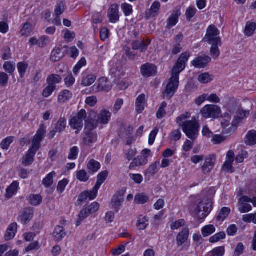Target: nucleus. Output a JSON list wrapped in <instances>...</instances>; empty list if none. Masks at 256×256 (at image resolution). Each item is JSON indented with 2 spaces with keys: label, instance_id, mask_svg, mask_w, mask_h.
I'll return each instance as SVG.
<instances>
[{
  "label": "nucleus",
  "instance_id": "obj_1",
  "mask_svg": "<svg viewBox=\"0 0 256 256\" xmlns=\"http://www.w3.org/2000/svg\"><path fill=\"white\" fill-rule=\"evenodd\" d=\"M189 112L180 114L176 120V122L181 127L184 134L191 140H194L198 136L200 125L196 120H186L190 118Z\"/></svg>",
  "mask_w": 256,
  "mask_h": 256
},
{
  "label": "nucleus",
  "instance_id": "obj_2",
  "mask_svg": "<svg viewBox=\"0 0 256 256\" xmlns=\"http://www.w3.org/2000/svg\"><path fill=\"white\" fill-rule=\"evenodd\" d=\"M46 134V128L44 124H40L36 134L32 140V144L26 154L23 158L22 164L25 166H30L34 162V158L36 152L40 147V142Z\"/></svg>",
  "mask_w": 256,
  "mask_h": 256
},
{
  "label": "nucleus",
  "instance_id": "obj_3",
  "mask_svg": "<svg viewBox=\"0 0 256 256\" xmlns=\"http://www.w3.org/2000/svg\"><path fill=\"white\" fill-rule=\"evenodd\" d=\"M212 208V202L210 200L204 198L198 204L195 209V213L198 220H204L210 214Z\"/></svg>",
  "mask_w": 256,
  "mask_h": 256
},
{
  "label": "nucleus",
  "instance_id": "obj_4",
  "mask_svg": "<svg viewBox=\"0 0 256 256\" xmlns=\"http://www.w3.org/2000/svg\"><path fill=\"white\" fill-rule=\"evenodd\" d=\"M179 85V74L172 72V76L163 92L164 96L170 98L176 93Z\"/></svg>",
  "mask_w": 256,
  "mask_h": 256
},
{
  "label": "nucleus",
  "instance_id": "obj_5",
  "mask_svg": "<svg viewBox=\"0 0 256 256\" xmlns=\"http://www.w3.org/2000/svg\"><path fill=\"white\" fill-rule=\"evenodd\" d=\"M200 114L204 118H216L220 116L221 110L216 105L208 104L201 109Z\"/></svg>",
  "mask_w": 256,
  "mask_h": 256
},
{
  "label": "nucleus",
  "instance_id": "obj_6",
  "mask_svg": "<svg viewBox=\"0 0 256 256\" xmlns=\"http://www.w3.org/2000/svg\"><path fill=\"white\" fill-rule=\"evenodd\" d=\"M219 34L220 32L217 28L214 25H210L207 29L204 40L208 42L210 44H220L222 42Z\"/></svg>",
  "mask_w": 256,
  "mask_h": 256
},
{
  "label": "nucleus",
  "instance_id": "obj_7",
  "mask_svg": "<svg viewBox=\"0 0 256 256\" xmlns=\"http://www.w3.org/2000/svg\"><path fill=\"white\" fill-rule=\"evenodd\" d=\"M86 118V112L84 110H81L76 116L72 117L70 122V125L72 128L76 130V134H78L84 126V121Z\"/></svg>",
  "mask_w": 256,
  "mask_h": 256
},
{
  "label": "nucleus",
  "instance_id": "obj_8",
  "mask_svg": "<svg viewBox=\"0 0 256 256\" xmlns=\"http://www.w3.org/2000/svg\"><path fill=\"white\" fill-rule=\"evenodd\" d=\"M190 56L189 52H186L182 53L178 60L176 65L172 68V72L180 74L185 68L186 62Z\"/></svg>",
  "mask_w": 256,
  "mask_h": 256
},
{
  "label": "nucleus",
  "instance_id": "obj_9",
  "mask_svg": "<svg viewBox=\"0 0 256 256\" xmlns=\"http://www.w3.org/2000/svg\"><path fill=\"white\" fill-rule=\"evenodd\" d=\"M112 87L111 82L108 80L106 78L102 77L100 78L98 83L92 86V90L94 92L101 91L108 92Z\"/></svg>",
  "mask_w": 256,
  "mask_h": 256
},
{
  "label": "nucleus",
  "instance_id": "obj_10",
  "mask_svg": "<svg viewBox=\"0 0 256 256\" xmlns=\"http://www.w3.org/2000/svg\"><path fill=\"white\" fill-rule=\"evenodd\" d=\"M98 134L92 131H85L82 139V144L84 146H90L92 144L96 142Z\"/></svg>",
  "mask_w": 256,
  "mask_h": 256
},
{
  "label": "nucleus",
  "instance_id": "obj_11",
  "mask_svg": "<svg viewBox=\"0 0 256 256\" xmlns=\"http://www.w3.org/2000/svg\"><path fill=\"white\" fill-rule=\"evenodd\" d=\"M108 16L112 23L115 24L119 20V6L118 4L111 5L108 11Z\"/></svg>",
  "mask_w": 256,
  "mask_h": 256
},
{
  "label": "nucleus",
  "instance_id": "obj_12",
  "mask_svg": "<svg viewBox=\"0 0 256 256\" xmlns=\"http://www.w3.org/2000/svg\"><path fill=\"white\" fill-rule=\"evenodd\" d=\"M211 58L206 55L198 56L192 62V64L196 68H204L210 62Z\"/></svg>",
  "mask_w": 256,
  "mask_h": 256
},
{
  "label": "nucleus",
  "instance_id": "obj_13",
  "mask_svg": "<svg viewBox=\"0 0 256 256\" xmlns=\"http://www.w3.org/2000/svg\"><path fill=\"white\" fill-rule=\"evenodd\" d=\"M156 71V68L154 65L146 63L141 66L140 72L146 78H148L155 74Z\"/></svg>",
  "mask_w": 256,
  "mask_h": 256
},
{
  "label": "nucleus",
  "instance_id": "obj_14",
  "mask_svg": "<svg viewBox=\"0 0 256 256\" xmlns=\"http://www.w3.org/2000/svg\"><path fill=\"white\" fill-rule=\"evenodd\" d=\"M150 40L148 39L146 40H135L132 42L131 46L132 50H140L141 52H143L147 50L148 47L150 44Z\"/></svg>",
  "mask_w": 256,
  "mask_h": 256
},
{
  "label": "nucleus",
  "instance_id": "obj_15",
  "mask_svg": "<svg viewBox=\"0 0 256 256\" xmlns=\"http://www.w3.org/2000/svg\"><path fill=\"white\" fill-rule=\"evenodd\" d=\"M234 152L232 150H229L226 154V160L224 163L222 168L228 172H233L234 168L232 166L234 161Z\"/></svg>",
  "mask_w": 256,
  "mask_h": 256
},
{
  "label": "nucleus",
  "instance_id": "obj_16",
  "mask_svg": "<svg viewBox=\"0 0 256 256\" xmlns=\"http://www.w3.org/2000/svg\"><path fill=\"white\" fill-rule=\"evenodd\" d=\"M32 216L33 210L30 208H27L24 209L18 218L22 224H26L30 222Z\"/></svg>",
  "mask_w": 256,
  "mask_h": 256
},
{
  "label": "nucleus",
  "instance_id": "obj_17",
  "mask_svg": "<svg viewBox=\"0 0 256 256\" xmlns=\"http://www.w3.org/2000/svg\"><path fill=\"white\" fill-rule=\"evenodd\" d=\"M190 234V230L188 228H182L177 235L176 238V244L178 246H182L188 239Z\"/></svg>",
  "mask_w": 256,
  "mask_h": 256
},
{
  "label": "nucleus",
  "instance_id": "obj_18",
  "mask_svg": "<svg viewBox=\"0 0 256 256\" xmlns=\"http://www.w3.org/2000/svg\"><path fill=\"white\" fill-rule=\"evenodd\" d=\"M215 157L214 155H210L205 160V162L202 167V170L204 174H208L213 168L215 162Z\"/></svg>",
  "mask_w": 256,
  "mask_h": 256
},
{
  "label": "nucleus",
  "instance_id": "obj_19",
  "mask_svg": "<svg viewBox=\"0 0 256 256\" xmlns=\"http://www.w3.org/2000/svg\"><path fill=\"white\" fill-rule=\"evenodd\" d=\"M111 118V113L106 110H102L100 111L98 116V121L99 123L106 124L108 123Z\"/></svg>",
  "mask_w": 256,
  "mask_h": 256
},
{
  "label": "nucleus",
  "instance_id": "obj_20",
  "mask_svg": "<svg viewBox=\"0 0 256 256\" xmlns=\"http://www.w3.org/2000/svg\"><path fill=\"white\" fill-rule=\"evenodd\" d=\"M123 194L122 193L120 195L116 194L114 195L111 201L112 208L116 212H118L120 208L122 203L124 200L122 198Z\"/></svg>",
  "mask_w": 256,
  "mask_h": 256
},
{
  "label": "nucleus",
  "instance_id": "obj_21",
  "mask_svg": "<svg viewBox=\"0 0 256 256\" xmlns=\"http://www.w3.org/2000/svg\"><path fill=\"white\" fill-rule=\"evenodd\" d=\"M160 164V161H156L155 162L151 164L148 168L144 172L146 178H148V180H149L150 176H154L158 173Z\"/></svg>",
  "mask_w": 256,
  "mask_h": 256
},
{
  "label": "nucleus",
  "instance_id": "obj_22",
  "mask_svg": "<svg viewBox=\"0 0 256 256\" xmlns=\"http://www.w3.org/2000/svg\"><path fill=\"white\" fill-rule=\"evenodd\" d=\"M148 162V159L145 158L141 156H138L136 158H134L132 162H130L129 168L132 170L136 167L144 166Z\"/></svg>",
  "mask_w": 256,
  "mask_h": 256
},
{
  "label": "nucleus",
  "instance_id": "obj_23",
  "mask_svg": "<svg viewBox=\"0 0 256 256\" xmlns=\"http://www.w3.org/2000/svg\"><path fill=\"white\" fill-rule=\"evenodd\" d=\"M53 235L54 240L57 242H59L61 241L64 238L66 232L63 227L58 226L54 228Z\"/></svg>",
  "mask_w": 256,
  "mask_h": 256
},
{
  "label": "nucleus",
  "instance_id": "obj_24",
  "mask_svg": "<svg viewBox=\"0 0 256 256\" xmlns=\"http://www.w3.org/2000/svg\"><path fill=\"white\" fill-rule=\"evenodd\" d=\"M16 223H12L8 227L5 234V239L6 240H9L12 239L17 231Z\"/></svg>",
  "mask_w": 256,
  "mask_h": 256
},
{
  "label": "nucleus",
  "instance_id": "obj_25",
  "mask_svg": "<svg viewBox=\"0 0 256 256\" xmlns=\"http://www.w3.org/2000/svg\"><path fill=\"white\" fill-rule=\"evenodd\" d=\"M146 102V96L144 94H140L136 99V110L138 113H141L144 110Z\"/></svg>",
  "mask_w": 256,
  "mask_h": 256
},
{
  "label": "nucleus",
  "instance_id": "obj_26",
  "mask_svg": "<svg viewBox=\"0 0 256 256\" xmlns=\"http://www.w3.org/2000/svg\"><path fill=\"white\" fill-rule=\"evenodd\" d=\"M62 48H54L51 52L50 60L52 62L59 61L64 56V54L62 52Z\"/></svg>",
  "mask_w": 256,
  "mask_h": 256
},
{
  "label": "nucleus",
  "instance_id": "obj_27",
  "mask_svg": "<svg viewBox=\"0 0 256 256\" xmlns=\"http://www.w3.org/2000/svg\"><path fill=\"white\" fill-rule=\"evenodd\" d=\"M72 94L68 90H65L60 92L58 96V101L60 103L66 102L72 98Z\"/></svg>",
  "mask_w": 256,
  "mask_h": 256
},
{
  "label": "nucleus",
  "instance_id": "obj_28",
  "mask_svg": "<svg viewBox=\"0 0 256 256\" xmlns=\"http://www.w3.org/2000/svg\"><path fill=\"white\" fill-rule=\"evenodd\" d=\"M100 168V163L94 159L90 160L87 164V168L92 173L98 172Z\"/></svg>",
  "mask_w": 256,
  "mask_h": 256
},
{
  "label": "nucleus",
  "instance_id": "obj_29",
  "mask_svg": "<svg viewBox=\"0 0 256 256\" xmlns=\"http://www.w3.org/2000/svg\"><path fill=\"white\" fill-rule=\"evenodd\" d=\"M66 126V120L64 117H60L58 122L55 126V131L58 133L64 132Z\"/></svg>",
  "mask_w": 256,
  "mask_h": 256
},
{
  "label": "nucleus",
  "instance_id": "obj_30",
  "mask_svg": "<svg viewBox=\"0 0 256 256\" xmlns=\"http://www.w3.org/2000/svg\"><path fill=\"white\" fill-rule=\"evenodd\" d=\"M246 144L248 145L252 146L256 144V131H250L245 138Z\"/></svg>",
  "mask_w": 256,
  "mask_h": 256
},
{
  "label": "nucleus",
  "instance_id": "obj_31",
  "mask_svg": "<svg viewBox=\"0 0 256 256\" xmlns=\"http://www.w3.org/2000/svg\"><path fill=\"white\" fill-rule=\"evenodd\" d=\"M62 77L56 74H52L48 76L46 79L48 84L56 86V84H58L62 82Z\"/></svg>",
  "mask_w": 256,
  "mask_h": 256
},
{
  "label": "nucleus",
  "instance_id": "obj_32",
  "mask_svg": "<svg viewBox=\"0 0 256 256\" xmlns=\"http://www.w3.org/2000/svg\"><path fill=\"white\" fill-rule=\"evenodd\" d=\"M230 209L227 207L222 208L218 214L216 216L218 221H224L229 215L230 212Z\"/></svg>",
  "mask_w": 256,
  "mask_h": 256
},
{
  "label": "nucleus",
  "instance_id": "obj_33",
  "mask_svg": "<svg viewBox=\"0 0 256 256\" xmlns=\"http://www.w3.org/2000/svg\"><path fill=\"white\" fill-rule=\"evenodd\" d=\"M19 186V183L16 182H14L6 189V196L11 198L17 190Z\"/></svg>",
  "mask_w": 256,
  "mask_h": 256
},
{
  "label": "nucleus",
  "instance_id": "obj_34",
  "mask_svg": "<svg viewBox=\"0 0 256 256\" xmlns=\"http://www.w3.org/2000/svg\"><path fill=\"white\" fill-rule=\"evenodd\" d=\"M178 16L179 15L176 12L173 13L171 14L167 20L168 23L166 27L168 28H171L178 23Z\"/></svg>",
  "mask_w": 256,
  "mask_h": 256
},
{
  "label": "nucleus",
  "instance_id": "obj_35",
  "mask_svg": "<svg viewBox=\"0 0 256 256\" xmlns=\"http://www.w3.org/2000/svg\"><path fill=\"white\" fill-rule=\"evenodd\" d=\"M256 30V24L255 22H248L245 27V35L250 36H252Z\"/></svg>",
  "mask_w": 256,
  "mask_h": 256
},
{
  "label": "nucleus",
  "instance_id": "obj_36",
  "mask_svg": "<svg viewBox=\"0 0 256 256\" xmlns=\"http://www.w3.org/2000/svg\"><path fill=\"white\" fill-rule=\"evenodd\" d=\"M136 226L140 230H145L148 226V220L146 216H140L138 218Z\"/></svg>",
  "mask_w": 256,
  "mask_h": 256
},
{
  "label": "nucleus",
  "instance_id": "obj_37",
  "mask_svg": "<svg viewBox=\"0 0 256 256\" xmlns=\"http://www.w3.org/2000/svg\"><path fill=\"white\" fill-rule=\"evenodd\" d=\"M210 44L212 46L210 50V54L212 56V58H217L220 54L218 47L222 46V42H220V44Z\"/></svg>",
  "mask_w": 256,
  "mask_h": 256
},
{
  "label": "nucleus",
  "instance_id": "obj_38",
  "mask_svg": "<svg viewBox=\"0 0 256 256\" xmlns=\"http://www.w3.org/2000/svg\"><path fill=\"white\" fill-rule=\"evenodd\" d=\"M214 78L212 75L210 74L208 72L202 74L198 76V80L202 84H207L210 82Z\"/></svg>",
  "mask_w": 256,
  "mask_h": 256
},
{
  "label": "nucleus",
  "instance_id": "obj_39",
  "mask_svg": "<svg viewBox=\"0 0 256 256\" xmlns=\"http://www.w3.org/2000/svg\"><path fill=\"white\" fill-rule=\"evenodd\" d=\"M108 173L106 171L100 172L97 176V182L95 186L100 188L101 185L104 182L108 177Z\"/></svg>",
  "mask_w": 256,
  "mask_h": 256
},
{
  "label": "nucleus",
  "instance_id": "obj_40",
  "mask_svg": "<svg viewBox=\"0 0 256 256\" xmlns=\"http://www.w3.org/2000/svg\"><path fill=\"white\" fill-rule=\"evenodd\" d=\"M250 114L249 110H244L242 109L240 110L238 115L236 116L234 118V123L238 124L242 120L246 118Z\"/></svg>",
  "mask_w": 256,
  "mask_h": 256
},
{
  "label": "nucleus",
  "instance_id": "obj_41",
  "mask_svg": "<svg viewBox=\"0 0 256 256\" xmlns=\"http://www.w3.org/2000/svg\"><path fill=\"white\" fill-rule=\"evenodd\" d=\"M96 76L94 74H89L83 78L82 81V85L84 86H90L94 82Z\"/></svg>",
  "mask_w": 256,
  "mask_h": 256
},
{
  "label": "nucleus",
  "instance_id": "obj_42",
  "mask_svg": "<svg viewBox=\"0 0 256 256\" xmlns=\"http://www.w3.org/2000/svg\"><path fill=\"white\" fill-rule=\"evenodd\" d=\"M56 176V172H52L49 173L42 180V184L46 188L50 186L53 183L54 176Z\"/></svg>",
  "mask_w": 256,
  "mask_h": 256
},
{
  "label": "nucleus",
  "instance_id": "obj_43",
  "mask_svg": "<svg viewBox=\"0 0 256 256\" xmlns=\"http://www.w3.org/2000/svg\"><path fill=\"white\" fill-rule=\"evenodd\" d=\"M42 198L40 194H31L29 196L30 203L34 206L40 204L42 202Z\"/></svg>",
  "mask_w": 256,
  "mask_h": 256
},
{
  "label": "nucleus",
  "instance_id": "obj_44",
  "mask_svg": "<svg viewBox=\"0 0 256 256\" xmlns=\"http://www.w3.org/2000/svg\"><path fill=\"white\" fill-rule=\"evenodd\" d=\"M215 230V227L213 225H207L202 228V233L204 237H206L213 234Z\"/></svg>",
  "mask_w": 256,
  "mask_h": 256
},
{
  "label": "nucleus",
  "instance_id": "obj_45",
  "mask_svg": "<svg viewBox=\"0 0 256 256\" xmlns=\"http://www.w3.org/2000/svg\"><path fill=\"white\" fill-rule=\"evenodd\" d=\"M76 178L82 182H86L89 179V176L85 170H80L76 172Z\"/></svg>",
  "mask_w": 256,
  "mask_h": 256
},
{
  "label": "nucleus",
  "instance_id": "obj_46",
  "mask_svg": "<svg viewBox=\"0 0 256 256\" xmlns=\"http://www.w3.org/2000/svg\"><path fill=\"white\" fill-rule=\"evenodd\" d=\"M225 250L224 246H219L213 249L208 253L209 256H223Z\"/></svg>",
  "mask_w": 256,
  "mask_h": 256
},
{
  "label": "nucleus",
  "instance_id": "obj_47",
  "mask_svg": "<svg viewBox=\"0 0 256 256\" xmlns=\"http://www.w3.org/2000/svg\"><path fill=\"white\" fill-rule=\"evenodd\" d=\"M98 120H91L88 122L86 121L85 130L86 131H92L93 130L96 129L98 127Z\"/></svg>",
  "mask_w": 256,
  "mask_h": 256
},
{
  "label": "nucleus",
  "instance_id": "obj_48",
  "mask_svg": "<svg viewBox=\"0 0 256 256\" xmlns=\"http://www.w3.org/2000/svg\"><path fill=\"white\" fill-rule=\"evenodd\" d=\"M56 90V86L48 84V86L44 89L42 92V96L44 98H48V96L52 94V92Z\"/></svg>",
  "mask_w": 256,
  "mask_h": 256
},
{
  "label": "nucleus",
  "instance_id": "obj_49",
  "mask_svg": "<svg viewBox=\"0 0 256 256\" xmlns=\"http://www.w3.org/2000/svg\"><path fill=\"white\" fill-rule=\"evenodd\" d=\"M66 9V6L63 2H60L56 6L54 10V13L56 16H60L63 14L65 10Z\"/></svg>",
  "mask_w": 256,
  "mask_h": 256
},
{
  "label": "nucleus",
  "instance_id": "obj_50",
  "mask_svg": "<svg viewBox=\"0 0 256 256\" xmlns=\"http://www.w3.org/2000/svg\"><path fill=\"white\" fill-rule=\"evenodd\" d=\"M148 197L144 193L138 194L136 195L134 201L136 204H145L148 200Z\"/></svg>",
  "mask_w": 256,
  "mask_h": 256
},
{
  "label": "nucleus",
  "instance_id": "obj_51",
  "mask_svg": "<svg viewBox=\"0 0 256 256\" xmlns=\"http://www.w3.org/2000/svg\"><path fill=\"white\" fill-rule=\"evenodd\" d=\"M17 67L20 78H23L28 68V64L23 62H20L18 64Z\"/></svg>",
  "mask_w": 256,
  "mask_h": 256
},
{
  "label": "nucleus",
  "instance_id": "obj_52",
  "mask_svg": "<svg viewBox=\"0 0 256 256\" xmlns=\"http://www.w3.org/2000/svg\"><path fill=\"white\" fill-rule=\"evenodd\" d=\"M122 10L126 16H130L133 12L132 6L126 2L122 4Z\"/></svg>",
  "mask_w": 256,
  "mask_h": 256
},
{
  "label": "nucleus",
  "instance_id": "obj_53",
  "mask_svg": "<svg viewBox=\"0 0 256 256\" xmlns=\"http://www.w3.org/2000/svg\"><path fill=\"white\" fill-rule=\"evenodd\" d=\"M14 139V137L13 136H8L3 140L0 144V146L2 148L3 150H7L10 144L13 142Z\"/></svg>",
  "mask_w": 256,
  "mask_h": 256
},
{
  "label": "nucleus",
  "instance_id": "obj_54",
  "mask_svg": "<svg viewBox=\"0 0 256 256\" xmlns=\"http://www.w3.org/2000/svg\"><path fill=\"white\" fill-rule=\"evenodd\" d=\"M3 68L6 72L10 74H12L16 68L14 63L10 62H6L4 63Z\"/></svg>",
  "mask_w": 256,
  "mask_h": 256
},
{
  "label": "nucleus",
  "instance_id": "obj_55",
  "mask_svg": "<svg viewBox=\"0 0 256 256\" xmlns=\"http://www.w3.org/2000/svg\"><path fill=\"white\" fill-rule=\"evenodd\" d=\"M197 10L192 6H190L187 8L186 12V20L190 21L192 18L196 14Z\"/></svg>",
  "mask_w": 256,
  "mask_h": 256
},
{
  "label": "nucleus",
  "instance_id": "obj_56",
  "mask_svg": "<svg viewBox=\"0 0 256 256\" xmlns=\"http://www.w3.org/2000/svg\"><path fill=\"white\" fill-rule=\"evenodd\" d=\"M226 238V234L224 232H220L212 236L210 238V243H214L218 242L220 240H223Z\"/></svg>",
  "mask_w": 256,
  "mask_h": 256
},
{
  "label": "nucleus",
  "instance_id": "obj_57",
  "mask_svg": "<svg viewBox=\"0 0 256 256\" xmlns=\"http://www.w3.org/2000/svg\"><path fill=\"white\" fill-rule=\"evenodd\" d=\"M86 64V60L84 58H82L74 66L73 72L74 74H77L80 70Z\"/></svg>",
  "mask_w": 256,
  "mask_h": 256
},
{
  "label": "nucleus",
  "instance_id": "obj_58",
  "mask_svg": "<svg viewBox=\"0 0 256 256\" xmlns=\"http://www.w3.org/2000/svg\"><path fill=\"white\" fill-rule=\"evenodd\" d=\"M252 208L250 204L244 202H241L238 206V210L240 213L248 212L250 211Z\"/></svg>",
  "mask_w": 256,
  "mask_h": 256
},
{
  "label": "nucleus",
  "instance_id": "obj_59",
  "mask_svg": "<svg viewBox=\"0 0 256 256\" xmlns=\"http://www.w3.org/2000/svg\"><path fill=\"white\" fill-rule=\"evenodd\" d=\"M8 76L4 72H0V86H6L8 83Z\"/></svg>",
  "mask_w": 256,
  "mask_h": 256
},
{
  "label": "nucleus",
  "instance_id": "obj_60",
  "mask_svg": "<svg viewBox=\"0 0 256 256\" xmlns=\"http://www.w3.org/2000/svg\"><path fill=\"white\" fill-rule=\"evenodd\" d=\"M98 190L99 188L94 186L92 190L86 191L88 192V196L89 200H92L96 197Z\"/></svg>",
  "mask_w": 256,
  "mask_h": 256
},
{
  "label": "nucleus",
  "instance_id": "obj_61",
  "mask_svg": "<svg viewBox=\"0 0 256 256\" xmlns=\"http://www.w3.org/2000/svg\"><path fill=\"white\" fill-rule=\"evenodd\" d=\"M32 25L28 22L24 24L22 29L20 30L21 34L22 36L28 35L31 32Z\"/></svg>",
  "mask_w": 256,
  "mask_h": 256
},
{
  "label": "nucleus",
  "instance_id": "obj_62",
  "mask_svg": "<svg viewBox=\"0 0 256 256\" xmlns=\"http://www.w3.org/2000/svg\"><path fill=\"white\" fill-rule=\"evenodd\" d=\"M68 181L66 178L60 181L57 186L58 191L60 193L64 191L66 186L68 185Z\"/></svg>",
  "mask_w": 256,
  "mask_h": 256
},
{
  "label": "nucleus",
  "instance_id": "obj_63",
  "mask_svg": "<svg viewBox=\"0 0 256 256\" xmlns=\"http://www.w3.org/2000/svg\"><path fill=\"white\" fill-rule=\"evenodd\" d=\"M99 208V204L98 202H94L89 206L86 209L90 214L97 212Z\"/></svg>",
  "mask_w": 256,
  "mask_h": 256
},
{
  "label": "nucleus",
  "instance_id": "obj_64",
  "mask_svg": "<svg viewBox=\"0 0 256 256\" xmlns=\"http://www.w3.org/2000/svg\"><path fill=\"white\" fill-rule=\"evenodd\" d=\"M248 154L246 152L242 150L236 156L235 160L238 163L243 162L244 158H247Z\"/></svg>",
  "mask_w": 256,
  "mask_h": 256
}]
</instances>
